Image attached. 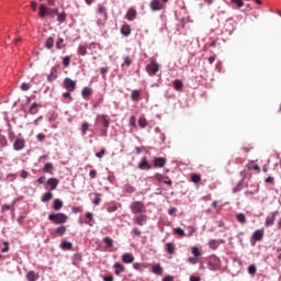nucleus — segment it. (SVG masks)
Instances as JSON below:
<instances>
[{
  "label": "nucleus",
  "instance_id": "1",
  "mask_svg": "<svg viewBox=\"0 0 281 281\" xmlns=\"http://www.w3.org/2000/svg\"><path fill=\"white\" fill-rule=\"evenodd\" d=\"M67 214L65 213H52L48 215V221L55 223L56 225H63L67 223Z\"/></svg>",
  "mask_w": 281,
  "mask_h": 281
},
{
  "label": "nucleus",
  "instance_id": "2",
  "mask_svg": "<svg viewBox=\"0 0 281 281\" xmlns=\"http://www.w3.org/2000/svg\"><path fill=\"white\" fill-rule=\"evenodd\" d=\"M221 259L216 256H212L209 260L210 271H221Z\"/></svg>",
  "mask_w": 281,
  "mask_h": 281
},
{
  "label": "nucleus",
  "instance_id": "3",
  "mask_svg": "<svg viewBox=\"0 0 281 281\" xmlns=\"http://www.w3.org/2000/svg\"><path fill=\"white\" fill-rule=\"evenodd\" d=\"M130 210L132 214H142L145 210V206L142 201H134L132 202Z\"/></svg>",
  "mask_w": 281,
  "mask_h": 281
},
{
  "label": "nucleus",
  "instance_id": "4",
  "mask_svg": "<svg viewBox=\"0 0 281 281\" xmlns=\"http://www.w3.org/2000/svg\"><path fill=\"white\" fill-rule=\"evenodd\" d=\"M146 71L148 76H155L157 71H159V64L157 61L151 60L147 66H146Z\"/></svg>",
  "mask_w": 281,
  "mask_h": 281
},
{
  "label": "nucleus",
  "instance_id": "5",
  "mask_svg": "<svg viewBox=\"0 0 281 281\" xmlns=\"http://www.w3.org/2000/svg\"><path fill=\"white\" fill-rule=\"evenodd\" d=\"M97 122H101L102 126L109 128L111 126V117L106 114H100L97 116Z\"/></svg>",
  "mask_w": 281,
  "mask_h": 281
},
{
  "label": "nucleus",
  "instance_id": "6",
  "mask_svg": "<svg viewBox=\"0 0 281 281\" xmlns=\"http://www.w3.org/2000/svg\"><path fill=\"white\" fill-rule=\"evenodd\" d=\"M149 8L153 12H158L159 10H164V4H161V0H151Z\"/></svg>",
  "mask_w": 281,
  "mask_h": 281
},
{
  "label": "nucleus",
  "instance_id": "7",
  "mask_svg": "<svg viewBox=\"0 0 281 281\" xmlns=\"http://www.w3.org/2000/svg\"><path fill=\"white\" fill-rule=\"evenodd\" d=\"M64 87L67 91H76V81H74L71 78H66L64 80Z\"/></svg>",
  "mask_w": 281,
  "mask_h": 281
},
{
  "label": "nucleus",
  "instance_id": "8",
  "mask_svg": "<svg viewBox=\"0 0 281 281\" xmlns=\"http://www.w3.org/2000/svg\"><path fill=\"white\" fill-rule=\"evenodd\" d=\"M56 78H58V67L54 66L50 68V71L47 75V80L49 82H54V80H56Z\"/></svg>",
  "mask_w": 281,
  "mask_h": 281
},
{
  "label": "nucleus",
  "instance_id": "9",
  "mask_svg": "<svg viewBox=\"0 0 281 281\" xmlns=\"http://www.w3.org/2000/svg\"><path fill=\"white\" fill-rule=\"evenodd\" d=\"M14 150H23L25 148V139L16 138L13 143Z\"/></svg>",
  "mask_w": 281,
  "mask_h": 281
},
{
  "label": "nucleus",
  "instance_id": "10",
  "mask_svg": "<svg viewBox=\"0 0 281 281\" xmlns=\"http://www.w3.org/2000/svg\"><path fill=\"white\" fill-rule=\"evenodd\" d=\"M276 216H278V211L272 212V215L266 218V227H271L276 223Z\"/></svg>",
  "mask_w": 281,
  "mask_h": 281
},
{
  "label": "nucleus",
  "instance_id": "11",
  "mask_svg": "<svg viewBox=\"0 0 281 281\" xmlns=\"http://www.w3.org/2000/svg\"><path fill=\"white\" fill-rule=\"evenodd\" d=\"M252 238L256 241L262 240L265 238V229H257L252 233Z\"/></svg>",
  "mask_w": 281,
  "mask_h": 281
},
{
  "label": "nucleus",
  "instance_id": "12",
  "mask_svg": "<svg viewBox=\"0 0 281 281\" xmlns=\"http://www.w3.org/2000/svg\"><path fill=\"white\" fill-rule=\"evenodd\" d=\"M60 249H63V251H71L74 249V244H71V241L63 240L60 243Z\"/></svg>",
  "mask_w": 281,
  "mask_h": 281
},
{
  "label": "nucleus",
  "instance_id": "13",
  "mask_svg": "<svg viewBox=\"0 0 281 281\" xmlns=\"http://www.w3.org/2000/svg\"><path fill=\"white\" fill-rule=\"evenodd\" d=\"M166 166V158L158 157L154 159V167L155 168H164Z\"/></svg>",
  "mask_w": 281,
  "mask_h": 281
},
{
  "label": "nucleus",
  "instance_id": "14",
  "mask_svg": "<svg viewBox=\"0 0 281 281\" xmlns=\"http://www.w3.org/2000/svg\"><path fill=\"white\" fill-rule=\"evenodd\" d=\"M135 261V257H133V255L131 254H124L122 256V262H124L125 265H131Z\"/></svg>",
  "mask_w": 281,
  "mask_h": 281
},
{
  "label": "nucleus",
  "instance_id": "15",
  "mask_svg": "<svg viewBox=\"0 0 281 281\" xmlns=\"http://www.w3.org/2000/svg\"><path fill=\"white\" fill-rule=\"evenodd\" d=\"M137 18V11L135 9H128L126 12V19L127 21H135Z\"/></svg>",
  "mask_w": 281,
  "mask_h": 281
},
{
  "label": "nucleus",
  "instance_id": "16",
  "mask_svg": "<svg viewBox=\"0 0 281 281\" xmlns=\"http://www.w3.org/2000/svg\"><path fill=\"white\" fill-rule=\"evenodd\" d=\"M138 168L139 170H150L153 166L148 164V160L146 158H143L142 161L138 164Z\"/></svg>",
  "mask_w": 281,
  "mask_h": 281
},
{
  "label": "nucleus",
  "instance_id": "17",
  "mask_svg": "<svg viewBox=\"0 0 281 281\" xmlns=\"http://www.w3.org/2000/svg\"><path fill=\"white\" fill-rule=\"evenodd\" d=\"M86 218H88V221L85 222L86 225H89V227H93V225H95L93 213L91 212L86 213Z\"/></svg>",
  "mask_w": 281,
  "mask_h": 281
},
{
  "label": "nucleus",
  "instance_id": "18",
  "mask_svg": "<svg viewBox=\"0 0 281 281\" xmlns=\"http://www.w3.org/2000/svg\"><path fill=\"white\" fill-rule=\"evenodd\" d=\"M147 218L148 217L146 215H137L134 221L137 225H139L142 227V226L146 225Z\"/></svg>",
  "mask_w": 281,
  "mask_h": 281
},
{
  "label": "nucleus",
  "instance_id": "19",
  "mask_svg": "<svg viewBox=\"0 0 281 281\" xmlns=\"http://www.w3.org/2000/svg\"><path fill=\"white\" fill-rule=\"evenodd\" d=\"M125 269L124 266L121 265L120 262L114 263V273L115 276H120L121 273H124Z\"/></svg>",
  "mask_w": 281,
  "mask_h": 281
},
{
  "label": "nucleus",
  "instance_id": "20",
  "mask_svg": "<svg viewBox=\"0 0 281 281\" xmlns=\"http://www.w3.org/2000/svg\"><path fill=\"white\" fill-rule=\"evenodd\" d=\"M47 186H50V190H56V188H58V179L49 178L47 180Z\"/></svg>",
  "mask_w": 281,
  "mask_h": 281
},
{
  "label": "nucleus",
  "instance_id": "21",
  "mask_svg": "<svg viewBox=\"0 0 281 281\" xmlns=\"http://www.w3.org/2000/svg\"><path fill=\"white\" fill-rule=\"evenodd\" d=\"M52 199H54V193L53 192H46L42 196L41 201H42V203H47V202L52 201Z\"/></svg>",
  "mask_w": 281,
  "mask_h": 281
},
{
  "label": "nucleus",
  "instance_id": "22",
  "mask_svg": "<svg viewBox=\"0 0 281 281\" xmlns=\"http://www.w3.org/2000/svg\"><path fill=\"white\" fill-rule=\"evenodd\" d=\"M153 273L156 276H161L164 273V269L161 268L160 265H154L151 268Z\"/></svg>",
  "mask_w": 281,
  "mask_h": 281
},
{
  "label": "nucleus",
  "instance_id": "23",
  "mask_svg": "<svg viewBox=\"0 0 281 281\" xmlns=\"http://www.w3.org/2000/svg\"><path fill=\"white\" fill-rule=\"evenodd\" d=\"M138 125L140 128H146V126H148V121L146 120V116L142 115L138 119Z\"/></svg>",
  "mask_w": 281,
  "mask_h": 281
},
{
  "label": "nucleus",
  "instance_id": "24",
  "mask_svg": "<svg viewBox=\"0 0 281 281\" xmlns=\"http://www.w3.org/2000/svg\"><path fill=\"white\" fill-rule=\"evenodd\" d=\"M92 93H93V90H91V88L89 87H85L81 91L82 98H89V95H91Z\"/></svg>",
  "mask_w": 281,
  "mask_h": 281
},
{
  "label": "nucleus",
  "instance_id": "25",
  "mask_svg": "<svg viewBox=\"0 0 281 281\" xmlns=\"http://www.w3.org/2000/svg\"><path fill=\"white\" fill-rule=\"evenodd\" d=\"M173 88L176 89V91H181V89H183V81L176 79L173 81Z\"/></svg>",
  "mask_w": 281,
  "mask_h": 281
},
{
  "label": "nucleus",
  "instance_id": "26",
  "mask_svg": "<svg viewBox=\"0 0 281 281\" xmlns=\"http://www.w3.org/2000/svg\"><path fill=\"white\" fill-rule=\"evenodd\" d=\"M121 34L123 36H131V26L124 25L121 27Z\"/></svg>",
  "mask_w": 281,
  "mask_h": 281
},
{
  "label": "nucleus",
  "instance_id": "27",
  "mask_svg": "<svg viewBox=\"0 0 281 281\" xmlns=\"http://www.w3.org/2000/svg\"><path fill=\"white\" fill-rule=\"evenodd\" d=\"M45 47H46V49H52V47H54V37L53 36L47 37V40L45 42Z\"/></svg>",
  "mask_w": 281,
  "mask_h": 281
},
{
  "label": "nucleus",
  "instance_id": "28",
  "mask_svg": "<svg viewBox=\"0 0 281 281\" xmlns=\"http://www.w3.org/2000/svg\"><path fill=\"white\" fill-rule=\"evenodd\" d=\"M166 251H167V254L172 256V254H175V245L172 243H167L166 244Z\"/></svg>",
  "mask_w": 281,
  "mask_h": 281
},
{
  "label": "nucleus",
  "instance_id": "29",
  "mask_svg": "<svg viewBox=\"0 0 281 281\" xmlns=\"http://www.w3.org/2000/svg\"><path fill=\"white\" fill-rule=\"evenodd\" d=\"M98 12L99 14H102L104 19H106V7L103 4L98 5Z\"/></svg>",
  "mask_w": 281,
  "mask_h": 281
},
{
  "label": "nucleus",
  "instance_id": "30",
  "mask_svg": "<svg viewBox=\"0 0 281 281\" xmlns=\"http://www.w3.org/2000/svg\"><path fill=\"white\" fill-rule=\"evenodd\" d=\"M139 90H133L131 93V100H133V102H137V100H139Z\"/></svg>",
  "mask_w": 281,
  "mask_h": 281
},
{
  "label": "nucleus",
  "instance_id": "31",
  "mask_svg": "<svg viewBox=\"0 0 281 281\" xmlns=\"http://www.w3.org/2000/svg\"><path fill=\"white\" fill-rule=\"evenodd\" d=\"M209 247H210V249H213V250L218 249V240H216V239H211V240L209 241Z\"/></svg>",
  "mask_w": 281,
  "mask_h": 281
},
{
  "label": "nucleus",
  "instance_id": "32",
  "mask_svg": "<svg viewBox=\"0 0 281 281\" xmlns=\"http://www.w3.org/2000/svg\"><path fill=\"white\" fill-rule=\"evenodd\" d=\"M57 21H58V23H65V21H67V13H65V11L59 13L57 15Z\"/></svg>",
  "mask_w": 281,
  "mask_h": 281
},
{
  "label": "nucleus",
  "instance_id": "33",
  "mask_svg": "<svg viewBox=\"0 0 281 281\" xmlns=\"http://www.w3.org/2000/svg\"><path fill=\"white\" fill-rule=\"evenodd\" d=\"M54 210L58 211L63 207V201H60V199H56L54 200V204H53Z\"/></svg>",
  "mask_w": 281,
  "mask_h": 281
},
{
  "label": "nucleus",
  "instance_id": "34",
  "mask_svg": "<svg viewBox=\"0 0 281 281\" xmlns=\"http://www.w3.org/2000/svg\"><path fill=\"white\" fill-rule=\"evenodd\" d=\"M89 131V123L87 122H83L81 124V135L82 137H85V135H87V132Z\"/></svg>",
  "mask_w": 281,
  "mask_h": 281
},
{
  "label": "nucleus",
  "instance_id": "35",
  "mask_svg": "<svg viewBox=\"0 0 281 281\" xmlns=\"http://www.w3.org/2000/svg\"><path fill=\"white\" fill-rule=\"evenodd\" d=\"M40 16L43 19L44 16H47V7L45 4L40 5Z\"/></svg>",
  "mask_w": 281,
  "mask_h": 281
},
{
  "label": "nucleus",
  "instance_id": "36",
  "mask_svg": "<svg viewBox=\"0 0 281 281\" xmlns=\"http://www.w3.org/2000/svg\"><path fill=\"white\" fill-rule=\"evenodd\" d=\"M26 280L27 281H36V273L34 271H29L26 273Z\"/></svg>",
  "mask_w": 281,
  "mask_h": 281
},
{
  "label": "nucleus",
  "instance_id": "37",
  "mask_svg": "<svg viewBox=\"0 0 281 281\" xmlns=\"http://www.w3.org/2000/svg\"><path fill=\"white\" fill-rule=\"evenodd\" d=\"M191 254H192L195 258H199V256H201V250H199V247L193 246V247H191Z\"/></svg>",
  "mask_w": 281,
  "mask_h": 281
},
{
  "label": "nucleus",
  "instance_id": "38",
  "mask_svg": "<svg viewBox=\"0 0 281 281\" xmlns=\"http://www.w3.org/2000/svg\"><path fill=\"white\" fill-rule=\"evenodd\" d=\"M77 52H78L79 56H87V47H85L83 45H79Z\"/></svg>",
  "mask_w": 281,
  "mask_h": 281
},
{
  "label": "nucleus",
  "instance_id": "39",
  "mask_svg": "<svg viewBox=\"0 0 281 281\" xmlns=\"http://www.w3.org/2000/svg\"><path fill=\"white\" fill-rule=\"evenodd\" d=\"M237 221H238V223L245 224V223H247V217L245 216V214L238 213Z\"/></svg>",
  "mask_w": 281,
  "mask_h": 281
},
{
  "label": "nucleus",
  "instance_id": "40",
  "mask_svg": "<svg viewBox=\"0 0 281 281\" xmlns=\"http://www.w3.org/2000/svg\"><path fill=\"white\" fill-rule=\"evenodd\" d=\"M54 170V164L47 162L44 165V172H52Z\"/></svg>",
  "mask_w": 281,
  "mask_h": 281
},
{
  "label": "nucleus",
  "instance_id": "41",
  "mask_svg": "<svg viewBox=\"0 0 281 281\" xmlns=\"http://www.w3.org/2000/svg\"><path fill=\"white\" fill-rule=\"evenodd\" d=\"M173 234H177V236H184L186 231H183V228H181V227H176V228H173Z\"/></svg>",
  "mask_w": 281,
  "mask_h": 281
},
{
  "label": "nucleus",
  "instance_id": "42",
  "mask_svg": "<svg viewBox=\"0 0 281 281\" xmlns=\"http://www.w3.org/2000/svg\"><path fill=\"white\" fill-rule=\"evenodd\" d=\"M65 232H67V227H65V226H58L56 228V234H58V236H63L65 234Z\"/></svg>",
  "mask_w": 281,
  "mask_h": 281
},
{
  "label": "nucleus",
  "instance_id": "43",
  "mask_svg": "<svg viewBox=\"0 0 281 281\" xmlns=\"http://www.w3.org/2000/svg\"><path fill=\"white\" fill-rule=\"evenodd\" d=\"M135 187H133V186H131V184H126L125 186V192L127 193V194H133L134 192H135Z\"/></svg>",
  "mask_w": 281,
  "mask_h": 281
},
{
  "label": "nucleus",
  "instance_id": "44",
  "mask_svg": "<svg viewBox=\"0 0 281 281\" xmlns=\"http://www.w3.org/2000/svg\"><path fill=\"white\" fill-rule=\"evenodd\" d=\"M103 243L106 247H113V239H111L110 237H104Z\"/></svg>",
  "mask_w": 281,
  "mask_h": 281
},
{
  "label": "nucleus",
  "instance_id": "45",
  "mask_svg": "<svg viewBox=\"0 0 281 281\" xmlns=\"http://www.w3.org/2000/svg\"><path fill=\"white\" fill-rule=\"evenodd\" d=\"M191 181L193 183H199V181H201V176L196 175V173H192L191 175Z\"/></svg>",
  "mask_w": 281,
  "mask_h": 281
},
{
  "label": "nucleus",
  "instance_id": "46",
  "mask_svg": "<svg viewBox=\"0 0 281 281\" xmlns=\"http://www.w3.org/2000/svg\"><path fill=\"white\" fill-rule=\"evenodd\" d=\"M130 126H133V128H137V119L135 116L130 117Z\"/></svg>",
  "mask_w": 281,
  "mask_h": 281
},
{
  "label": "nucleus",
  "instance_id": "47",
  "mask_svg": "<svg viewBox=\"0 0 281 281\" xmlns=\"http://www.w3.org/2000/svg\"><path fill=\"white\" fill-rule=\"evenodd\" d=\"M70 64H71V57L69 56L64 57L63 59L64 67H69Z\"/></svg>",
  "mask_w": 281,
  "mask_h": 281
},
{
  "label": "nucleus",
  "instance_id": "48",
  "mask_svg": "<svg viewBox=\"0 0 281 281\" xmlns=\"http://www.w3.org/2000/svg\"><path fill=\"white\" fill-rule=\"evenodd\" d=\"M256 271H257V268H256L255 265H250V266L248 267V273H249L250 276H256Z\"/></svg>",
  "mask_w": 281,
  "mask_h": 281
},
{
  "label": "nucleus",
  "instance_id": "49",
  "mask_svg": "<svg viewBox=\"0 0 281 281\" xmlns=\"http://www.w3.org/2000/svg\"><path fill=\"white\" fill-rule=\"evenodd\" d=\"M31 87H32V86H31L30 83L23 82V83L21 85L20 89H22V91H30Z\"/></svg>",
  "mask_w": 281,
  "mask_h": 281
},
{
  "label": "nucleus",
  "instance_id": "50",
  "mask_svg": "<svg viewBox=\"0 0 281 281\" xmlns=\"http://www.w3.org/2000/svg\"><path fill=\"white\" fill-rule=\"evenodd\" d=\"M187 262H189V265H196L199 262V257H190Z\"/></svg>",
  "mask_w": 281,
  "mask_h": 281
},
{
  "label": "nucleus",
  "instance_id": "51",
  "mask_svg": "<svg viewBox=\"0 0 281 281\" xmlns=\"http://www.w3.org/2000/svg\"><path fill=\"white\" fill-rule=\"evenodd\" d=\"M231 3H235L237 8H243L245 5L243 0H231Z\"/></svg>",
  "mask_w": 281,
  "mask_h": 281
},
{
  "label": "nucleus",
  "instance_id": "52",
  "mask_svg": "<svg viewBox=\"0 0 281 281\" xmlns=\"http://www.w3.org/2000/svg\"><path fill=\"white\" fill-rule=\"evenodd\" d=\"M65 43V40L63 37H59L58 41L56 42V47L58 49H61L63 48V45Z\"/></svg>",
  "mask_w": 281,
  "mask_h": 281
},
{
  "label": "nucleus",
  "instance_id": "53",
  "mask_svg": "<svg viewBox=\"0 0 281 281\" xmlns=\"http://www.w3.org/2000/svg\"><path fill=\"white\" fill-rule=\"evenodd\" d=\"M102 102H104V99H103V98H99V99L93 103V109H98Z\"/></svg>",
  "mask_w": 281,
  "mask_h": 281
},
{
  "label": "nucleus",
  "instance_id": "54",
  "mask_svg": "<svg viewBox=\"0 0 281 281\" xmlns=\"http://www.w3.org/2000/svg\"><path fill=\"white\" fill-rule=\"evenodd\" d=\"M104 149H101L99 153L95 154V157H98L99 159H102V157H104Z\"/></svg>",
  "mask_w": 281,
  "mask_h": 281
},
{
  "label": "nucleus",
  "instance_id": "55",
  "mask_svg": "<svg viewBox=\"0 0 281 281\" xmlns=\"http://www.w3.org/2000/svg\"><path fill=\"white\" fill-rule=\"evenodd\" d=\"M46 16H53L54 18V9H47L46 8Z\"/></svg>",
  "mask_w": 281,
  "mask_h": 281
},
{
  "label": "nucleus",
  "instance_id": "56",
  "mask_svg": "<svg viewBox=\"0 0 281 281\" xmlns=\"http://www.w3.org/2000/svg\"><path fill=\"white\" fill-rule=\"evenodd\" d=\"M27 177H30V173L27 171H25V170H22L21 178L22 179H27Z\"/></svg>",
  "mask_w": 281,
  "mask_h": 281
},
{
  "label": "nucleus",
  "instance_id": "57",
  "mask_svg": "<svg viewBox=\"0 0 281 281\" xmlns=\"http://www.w3.org/2000/svg\"><path fill=\"white\" fill-rule=\"evenodd\" d=\"M97 175H98V172H97L95 170H91V171L89 172L90 179H95Z\"/></svg>",
  "mask_w": 281,
  "mask_h": 281
},
{
  "label": "nucleus",
  "instance_id": "58",
  "mask_svg": "<svg viewBox=\"0 0 281 281\" xmlns=\"http://www.w3.org/2000/svg\"><path fill=\"white\" fill-rule=\"evenodd\" d=\"M7 177L10 181H14L16 179V173H9Z\"/></svg>",
  "mask_w": 281,
  "mask_h": 281
},
{
  "label": "nucleus",
  "instance_id": "59",
  "mask_svg": "<svg viewBox=\"0 0 281 281\" xmlns=\"http://www.w3.org/2000/svg\"><path fill=\"white\" fill-rule=\"evenodd\" d=\"M133 234H134V236H140V235H142V232L138 231L137 227H135V228H133Z\"/></svg>",
  "mask_w": 281,
  "mask_h": 281
},
{
  "label": "nucleus",
  "instance_id": "60",
  "mask_svg": "<svg viewBox=\"0 0 281 281\" xmlns=\"http://www.w3.org/2000/svg\"><path fill=\"white\" fill-rule=\"evenodd\" d=\"M37 140L38 142H45V136H44V134H37Z\"/></svg>",
  "mask_w": 281,
  "mask_h": 281
},
{
  "label": "nucleus",
  "instance_id": "61",
  "mask_svg": "<svg viewBox=\"0 0 281 281\" xmlns=\"http://www.w3.org/2000/svg\"><path fill=\"white\" fill-rule=\"evenodd\" d=\"M124 65H131V58L128 56L124 57Z\"/></svg>",
  "mask_w": 281,
  "mask_h": 281
},
{
  "label": "nucleus",
  "instance_id": "62",
  "mask_svg": "<svg viewBox=\"0 0 281 281\" xmlns=\"http://www.w3.org/2000/svg\"><path fill=\"white\" fill-rule=\"evenodd\" d=\"M190 281H201V278L200 277L191 276L190 277Z\"/></svg>",
  "mask_w": 281,
  "mask_h": 281
},
{
  "label": "nucleus",
  "instance_id": "63",
  "mask_svg": "<svg viewBox=\"0 0 281 281\" xmlns=\"http://www.w3.org/2000/svg\"><path fill=\"white\" fill-rule=\"evenodd\" d=\"M103 281H113V276L104 277Z\"/></svg>",
  "mask_w": 281,
  "mask_h": 281
},
{
  "label": "nucleus",
  "instance_id": "64",
  "mask_svg": "<svg viewBox=\"0 0 281 281\" xmlns=\"http://www.w3.org/2000/svg\"><path fill=\"white\" fill-rule=\"evenodd\" d=\"M173 279H172V277L171 276H167V277H165L164 279H162V281H172Z\"/></svg>",
  "mask_w": 281,
  "mask_h": 281
}]
</instances>
